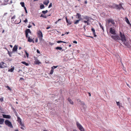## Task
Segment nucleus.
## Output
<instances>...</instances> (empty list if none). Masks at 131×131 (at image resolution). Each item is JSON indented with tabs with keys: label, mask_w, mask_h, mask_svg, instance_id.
<instances>
[{
	"label": "nucleus",
	"mask_w": 131,
	"mask_h": 131,
	"mask_svg": "<svg viewBox=\"0 0 131 131\" xmlns=\"http://www.w3.org/2000/svg\"><path fill=\"white\" fill-rule=\"evenodd\" d=\"M111 37L112 39H114L115 40H116L117 39H119V36L117 35H112Z\"/></svg>",
	"instance_id": "1a4fd4ad"
},
{
	"label": "nucleus",
	"mask_w": 131,
	"mask_h": 131,
	"mask_svg": "<svg viewBox=\"0 0 131 131\" xmlns=\"http://www.w3.org/2000/svg\"><path fill=\"white\" fill-rule=\"evenodd\" d=\"M57 42L58 43H66V42L61 41H57Z\"/></svg>",
	"instance_id": "2f4dec72"
},
{
	"label": "nucleus",
	"mask_w": 131,
	"mask_h": 131,
	"mask_svg": "<svg viewBox=\"0 0 131 131\" xmlns=\"http://www.w3.org/2000/svg\"><path fill=\"white\" fill-rule=\"evenodd\" d=\"M88 37H90V38H93V37H92V36H88Z\"/></svg>",
	"instance_id": "e2e57ef3"
},
{
	"label": "nucleus",
	"mask_w": 131,
	"mask_h": 131,
	"mask_svg": "<svg viewBox=\"0 0 131 131\" xmlns=\"http://www.w3.org/2000/svg\"><path fill=\"white\" fill-rule=\"evenodd\" d=\"M88 21H89V20H88L87 21L84 20L83 21V22L85 23H87Z\"/></svg>",
	"instance_id": "37998d69"
},
{
	"label": "nucleus",
	"mask_w": 131,
	"mask_h": 131,
	"mask_svg": "<svg viewBox=\"0 0 131 131\" xmlns=\"http://www.w3.org/2000/svg\"><path fill=\"white\" fill-rule=\"evenodd\" d=\"M3 117L4 118H11V116L8 115H6L5 114H3Z\"/></svg>",
	"instance_id": "f8f14e48"
},
{
	"label": "nucleus",
	"mask_w": 131,
	"mask_h": 131,
	"mask_svg": "<svg viewBox=\"0 0 131 131\" xmlns=\"http://www.w3.org/2000/svg\"><path fill=\"white\" fill-rule=\"evenodd\" d=\"M110 33L112 34L115 35L116 34L115 31L114 29L111 28L110 29Z\"/></svg>",
	"instance_id": "6e6552de"
},
{
	"label": "nucleus",
	"mask_w": 131,
	"mask_h": 131,
	"mask_svg": "<svg viewBox=\"0 0 131 131\" xmlns=\"http://www.w3.org/2000/svg\"><path fill=\"white\" fill-rule=\"evenodd\" d=\"M10 46L11 47V48H12L13 47V46L12 45H10Z\"/></svg>",
	"instance_id": "052dcab7"
},
{
	"label": "nucleus",
	"mask_w": 131,
	"mask_h": 131,
	"mask_svg": "<svg viewBox=\"0 0 131 131\" xmlns=\"http://www.w3.org/2000/svg\"><path fill=\"white\" fill-rule=\"evenodd\" d=\"M32 24L34 26H35V25L34 23H32Z\"/></svg>",
	"instance_id": "680f3d73"
},
{
	"label": "nucleus",
	"mask_w": 131,
	"mask_h": 131,
	"mask_svg": "<svg viewBox=\"0 0 131 131\" xmlns=\"http://www.w3.org/2000/svg\"><path fill=\"white\" fill-rule=\"evenodd\" d=\"M31 26H32L31 25H29L28 26V27L29 28L31 27Z\"/></svg>",
	"instance_id": "603ef678"
},
{
	"label": "nucleus",
	"mask_w": 131,
	"mask_h": 131,
	"mask_svg": "<svg viewBox=\"0 0 131 131\" xmlns=\"http://www.w3.org/2000/svg\"><path fill=\"white\" fill-rule=\"evenodd\" d=\"M42 12L43 14H45L47 13L48 11L47 10H46V11H43Z\"/></svg>",
	"instance_id": "e433bc0d"
},
{
	"label": "nucleus",
	"mask_w": 131,
	"mask_h": 131,
	"mask_svg": "<svg viewBox=\"0 0 131 131\" xmlns=\"http://www.w3.org/2000/svg\"><path fill=\"white\" fill-rule=\"evenodd\" d=\"M4 119L3 118H0V124H2L4 122Z\"/></svg>",
	"instance_id": "4be33fe9"
},
{
	"label": "nucleus",
	"mask_w": 131,
	"mask_h": 131,
	"mask_svg": "<svg viewBox=\"0 0 131 131\" xmlns=\"http://www.w3.org/2000/svg\"><path fill=\"white\" fill-rule=\"evenodd\" d=\"M8 54L9 55L10 57H11L12 56H11V54H10L12 53L11 52H10L8 50Z\"/></svg>",
	"instance_id": "c9c22d12"
},
{
	"label": "nucleus",
	"mask_w": 131,
	"mask_h": 131,
	"mask_svg": "<svg viewBox=\"0 0 131 131\" xmlns=\"http://www.w3.org/2000/svg\"><path fill=\"white\" fill-rule=\"evenodd\" d=\"M61 19H58V20H57V21H56L55 22V23L56 24H57V23L60 20H61Z\"/></svg>",
	"instance_id": "58836bf2"
},
{
	"label": "nucleus",
	"mask_w": 131,
	"mask_h": 131,
	"mask_svg": "<svg viewBox=\"0 0 131 131\" xmlns=\"http://www.w3.org/2000/svg\"><path fill=\"white\" fill-rule=\"evenodd\" d=\"M28 41L30 42H32L33 43L34 42V41L32 39L30 38V37L29 36L28 37Z\"/></svg>",
	"instance_id": "6ab92c4d"
},
{
	"label": "nucleus",
	"mask_w": 131,
	"mask_h": 131,
	"mask_svg": "<svg viewBox=\"0 0 131 131\" xmlns=\"http://www.w3.org/2000/svg\"><path fill=\"white\" fill-rule=\"evenodd\" d=\"M116 104L117 106H120V102H117Z\"/></svg>",
	"instance_id": "ea45409f"
},
{
	"label": "nucleus",
	"mask_w": 131,
	"mask_h": 131,
	"mask_svg": "<svg viewBox=\"0 0 131 131\" xmlns=\"http://www.w3.org/2000/svg\"><path fill=\"white\" fill-rule=\"evenodd\" d=\"M111 7L112 8L115 9L117 10H120L121 9H124L121 3H119L118 5L113 4Z\"/></svg>",
	"instance_id": "f257e3e1"
},
{
	"label": "nucleus",
	"mask_w": 131,
	"mask_h": 131,
	"mask_svg": "<svg viewBox=\"0 0 131 131\" xmlns=\"http://www.w3.org/2000/svg\"><path fill=\"white\" fill-rule=\"evenodd\" d=\"M73 43H75V44H77V41H73Z\"/></svg>",
	"instance_id": "a18cd8bd"
},
{
	"label": "nucleus",
	"mask_w": 131,
	"mask_h": 131,
	"mask_svg": "<svg viewBox=\"0 0 131 131\" xmlns=\"http://www.w3.org/2000/svg\"><path fill=\"white\" fill-rule=\"evenodd\" d=\"M76 124L77 127L80 131H84V128L80 124L77 122Z\"/></svg>",
	"instance_id": "7ed1b4c3"
},
{
	"label": "nucleus",
	"mask_w": 131,
	"mask_h": 131,
	"mask_svg": "<svg viewBox=\"0 0 131 131\" xmlns=\"http://www.w3.org/2000/svg\"><path fill=\"white\" fill-rule=\"evenodd\" d=\"M25 127H23V126H21V127H20V128L21 129H23V130H24V128Z\"/></svg>",
	"instance_id": "de8ad7c7"
},
{
	"label": "nucleus",
	"mask_w": 131,
	"mask_h": 131,
	"mask_svg": "<svg viewBox=\"0 0 131 131\" xmlns=\"http://www.w3.org/2000/svg\"><path fill=\"white\" fill-rule=\"evenodd\" d=\"M7 14H8L7 13H5L4 14V16H6V15Z\"/></svg>",
	"instance_id": "864d4df0"
},
{
	"label": "nucleus",
	"mask_w": 131,
	"mask_h": 131,
	"mask_svg": "<svg viewBox=\"0 0 131 131\" xmlns=\"http://www.w3.org/2000/svg\"><path fill=\"white\" fill-rule=\"evenodd\" d=\"M19 123V124L21 126H23L24 127H25L24 123H22L21 122H20V123Z\"/></svg>",
	"instance_id": "cd10ccee"
},
{
	"label": "nucleus",
	"mask_w": 131,
	"mask_h": 131,
	"mask_svg": "<svg viewBox=\"0 0 131 131\" xmlns=\"http://www.w3.org/2000/svg\"><path fill=\"white\" fill-rule=\"evenodd\" d=\"M54 70L53 68L52 69L51 68V70H50V74H53V72Z\"/></svg>",
	"instance_id": "c85d7f7f"
},
{
	"label": "nucleus",
	"mask_w": 131,
	"mask_h": 131,
	"mask_svg": "<svg viewBox=\"0 0 131 131\" xmlns=\"http://www.w3.org/2000/svg\"><path fill=\"white\" fill-rule=\"evenodd\" d=\"M56 49L57 50H61L62 49V48L61 47H58L56 48Z\"/></svg>",
	"instance_id": "7c9ffc66"
},
{
	"label": "nucleus",
	"mask_w": 131,
	"mask_h": 131,
	"mask_svg": "<svg viewBox=\"0 0 131 131\" xmlns=\"http://www.w3.org/2000/svg\"><path fill=\"white\" fill-rule=\"evenodd\" d=\"M34 60L35 61L34 62L35 64H39L41 63V62L38 60L37 58L35 57Z\"/></svg>",
	"instance_id": "9b49d317"
},
{
	"label": "nucleus",
	"mask_w": 131,
	"mask_h": 131,
	"mask_svg": "<svg viewBox=\"0 0 131 131\" xmlns=\"http://www.w3.org/2000/svg\"><path fill=\"white\" fill-rule=\"evenodd\" d=\"M28 33H30V34H31V32L30 30V31H29V32Z\"/></svg>",
	"instance_id": "69168bd1"
},
{
	"label": "nucleus",
	"mask_w": 131,
	"mask_h": 131,
	"mask_svg": "<svg viewBox=\"0 0 131 131\" xmlns=\"http://www.w3.org/2000/svg\"><path fill=\"white\" fill-rule=\"evenodd\" d=\"M17 121L18 122V123L21 122V119L18 116H17Z\"/></svg>",
	"instance_id": "5701e85b"
},
{
	"label": "nucleus",
	"mask_w": 131,
	"mask_h": 131,
	"mask_svg": "<svg viewBox=\"0 0 131 131\" xmlns=\"http://www.w3.org/2000/svg\"><path fill=\"white\" fill-rule=\"evenodd\" d=\"M9 0H4V4L5 5H6L7 3L9 1Z\"/></svg>",
	"instance_id": "c756f323"
},
{
	"label": "nucleus",
	"mask_w": 131,
	"mask_h": 131,
	"mask_svg": "<svg viewBox=\"0 0 131 131\" xmlns=\"http://www.w3.org/2000/svg\"><path fill=\"white\" fill-rule=\"evenodd\" d=\"M91 30L93 32V34L94 35V36L95 37H96V35L95 34V32L94 29L93 28H92L91 29Z\"/></svg>",
	"instance_id": "f3484780"
},
{
	"label": "nucleus",
	"mask_w": 131,
	"mask_h": 131,
	"mask_svg": "<svg viewBox=\"0 0 131 131\" xmlns=\"http://www.w3.org/2000/svg\"><path fill=\"white\" fill-rule=\"evenodd\" d=\"M85 4H86L87 3V2L86 1H85Z\"/></svg>",
	"instance_id": "0e129e2a"
},
{
	"label": "nucleus",
	"mask_w": 131,
	"mask_h": 131,
	"mask_svg": "<svg viewBox=\"0 0 131 131\" xmlns=\"http://www.w3.org/2000/svg\"><path fill=\"white\" fill-rule=\"evenodd\" d=\"M69 33V32H66L64 34H68Z\"/></svg>",
	"instance_id": "6e6d98bb"
},
{
	"label": "nucleus",
	"mask_w": 131,
	"mask_h": 131,
	"mask_svg": "<svg viewBox=\"0 0 131 131\" xmlns=\"http://www.w3.org/2000/svg\"><path fill=\"white\" fill-rule=\"evenodd\" d=\"M17 47L16 45H15L13 49V51L15 52L17 51Z\"/></svg>",
	"instance_id": "dca6fc26"
},
{
	"label": "nucleus",
	"mask_w": 131,
	"mask_h": 131,
	"mask_svg": "<svg viewBox=\"0 0 131 131\" xmlns=\"http://www.w3.org/2000/svg\"><path fill=\"white\" fill-rule=\"evenodd\" d=\"M24 8L25 10V11L26 12V13H27V10L26 8L25 7H24Z\"/></svg>",
	"instance_id": "79ce46f5"
},
{
	"label": "nucleus",
	"mask_w": 131,
	"mask_h": 131,
	"mask_svg": "<svg viewBox=\"0 0 131 131\" xmlns=\"http://www.w3.org/2000/svg\"><path fill=\"white\" fill-rule=\"evenodd\" d=\"M85 27H86V26H84L83 27V28H84V29L85 30Z\"/></svg>",
	"instance_id": "bf43d9fd"
},
{
	"label": "nucleus",
	"mask_w": 131,
	"mask_h": 131,
	"mask_svg": "<svg viewBox=\"0 0 131 131\" xmlns=\"http://www.w3.org/2000/svg\"><path fill=\"white\" fill-rule=\"evenodd\" d=\"M123 42V44L126 46L127 48H129L130 46L128 43V42H126V41Z\"/></svg>",
	"instance_id": "ddd939ff"
},
{
	"label": "nucleus",
	"mask_w": 131,
	"mask_h": 131,
	"mask_svg": "<svg viewBox=\"0 0 131 131\" xmlns=\"http://www.w3.org/2000/svg\"><path fill=\"white\" fill-rule=\"evenodd\" d=\"M14 67H13L12 68H11L10 69H9L8 70V71L10 72H13L14 70Z\"/></svg>",
	"instance_id": "393cba45"
},
{
	"label": "nucleus",
	"mask_w": 131,
	"mask_h": 131,
	"mask_svg": "<svg viewBox=\"0 0 131 131\" xmlns=\"http://www.w3.org/2000/svg\"><path fill=\"white\" fill-rule=\"evenodd\" d=\"M28 33H30V34H31V32L30 30V31H29V32Z\"/></svg>",
	"instance_id": "338daca9"
},
{
	"label": "nucleus",
	"mask_w": 131,
	"mask_h": 131,
	"mask_svg": "<svg viewBox=\"0 0 131 131\" xmlns=\"http://www.w3.org/2000/svg\"><path fill=\"white\" fill-rule=\"evenodd\" d=\"M30 29H27L25 31L26 36L27 38H28V33H29V31H30Z\"/></svg>",
	"instance_id": "4468645a"
},
{
	"label": "nucleus",
	"mask_w": 131,
	"mask_h": 131,
	"mask_svg": "<svg viewBox=\"0 0 131 131\" xmlns=\"http://www.w3.org/2000/svg\"><path fill=\"white\" fill-rule=\"evenodd\" d=\"M35 42H37V41H38L37 39H36V40H35Z\"/></svg>",
	"instance_id": "774afa93"
},
{
	"label": "nucleus",
	"mask_w": 131,
	"mask_h": 131,
	"mask_svg": "<svg viewBox=\"0 0 131 131\" xmlns=\"http://www.w3.org/2000/svg\"><path fill=\"white\" fill-rule=\"evenodd\" d=\"M120 36L121 37V40L122 42L126 41V39L124 33H122L121 32H120Z\"/></svg>",
	"instance_id": "f03ea898"
},
{
	"label": "nucleus",
	"mask_w": 131,
	"mask_h": 131,
	"mask_svg": "<svg viewBox=\"0 0 131 131\" xmlns=\"http://www.w3.org/2000/svg\"><path fill=\"white\" fill-rule=\"evenodd\" d=\"M66 20L67 23L69 25H70L71 24V21L70 20H68L67 17H66Z\"/></svg>",
	"instance_id": "aec40b11"
},
{
	"label": "nucleus",
	"mask_w": 131,
	"mask_h": 131,
	"mask_svg": "<svg viewBox=\"0 0 131 131\" xmlns=\"http://www.w3.org/2000/svg\"><path fill=\"white\" fill-rule=\"evenodd\" d=\"M0 101L1 102H3V98L2 97L1 98H0Z\"/></svg>",
	"instance_id": "a19ab883"
},
{
	"label": "nucleus",
	"mask_w": 131,
	"mask_h": 131,
	"mask_svg": "<svg viewBox=\"0 0 131 131\" xmlns=\"http://www.w3.org/2000/svg\"><path fill=\"white\" fill-rule=\"evenodd\" d=\"M45 7L43 4H42L40 5V8L41 9H42L44 8Z\"/></svg>",
	"instance_id": "473e14b6"
},
{
	"label": "nucleus",
	"mask_w": 131,
	"mask_h": 131,
	"mask_svg": "<svg viewBox=\"0 0 131 131\" xmlns=\"http://www.w3.org/2000/svg\"><path fill=\"white\" fill-rule=\"evenodd\" d=\"M37 53H40V51L38 49L37 50Z\"/></svg>",
	"instance_id": "8fccbe9b"
},
{
	"label": "nucleus",
	"mask_w": 131,
	"mask_h": 131,
	"mask_svg": "<svg viewBox=\"0 0 131 131\" xmlns=\"http://www.w3.org/2000/svg\"><path fill=\"white\" fill-rule=\"evenodd\" d=\"M50 26H49L48 27H47L46 28V29H49V28H50Z\"/></svg>",
	"instance_id": "3c124183"
},
{
	"label": "nucleus",
	"mask_w": 131,
	"mask_h": 131,
	"mask_svg": "<svg viewBox=\"0 0 131 131\" xmlns=\"http://www.w3.org/2000/svg\"><path fill=\"white\" fill-rule=\"evenodd\" d=\"M58 67V66H53V67H52L51 68V69H52L53 68V69L54 70V69L57 68Z\"/></svg>",
	"instance_id": "72a5a7b5"
},
{
	"label": "nucleus",
	"mask_w": 131,
	"mask_h": 131,
	"mask_svg": "<svg viewBox=\"0 0 131 131\" xmlns=\"http://www.w3.org/2000/svg\"><path fill=\"white\" fill-rule=\"evenodd\" d=\"M99 25L101 28L103 27V26L101 25V23H100L99 24Z\"/></svg>",
	"instance_id": "49530a36"
},
{
	"label": "nucleus",
	"mask_w": 131,
	"mask_h": 131,
	"mask_svg": "<svg viewBox=\"0 0 131 131\" xmlns=\"http://www.w3.org/2000/svg\"><path fill=\"white\" fill-rule=\"evenodd\" d=\"M20 4L22 7H25V4L24 2H21L20 3Z\"/></svg>",
	"instance_id": "bb28decb"
},
{
	"label": "nucleus",
	"mask_w": 131,
	"mask_h": 131,
	"mask_svg": "<svg viewBox=\"0 0 131 131\" xmlns=\"http://www.w3.org/2000/svg\"><path fill=\"white\" fill-rule=\"evenodd\" d=\"M49 0H46L43 2V3L45 5H47L49 3Z\"/></svg>",
	"instance_id": "a211bd4d"
},
{
	"label": "nucleus",
	"mask_w": 131,
	"mask_h": 131,
	"mask_svg": "<svg viewBox=\"0 0 131 131\" xmlns=\"http://www.w3.org/2000/svg\"><path fill=\"white\" fill-rule=\"evenodd\" d=\"M125 21L126 22V23L128 24V25H131V24L130 23L128 19V18L127 17H126L125 18Z\"/></svg>",
	"instance_id": "2eb2a0df"
},
{
	"label": "nucleus",
	"mask_w": 131,
	"mask_h": 131,
	"mask_svg": "<svg viewBox=\"0 0 131 131\" xmlns=\"http://www.w3.org/2000/svg\"><path fill=\"white\" fill-rule=\"evenodd\" d=\"M77 18L78 19L74 21V24H78L80 21L82 19L81 17H77Z\"/></svg>",
	"instance_id": "0eeeda50"
},
{
	"label": "nucleus",
	"mask_w": 131,
	"mask_h": 131,
	"mask_svg": "<svg viewBox=\"0 0 131 131\" xmlns=\"http://www.w3.org/2000/svg\"><path fill=\"white\" fill-rule=\"evenodd\" d=\"M7 67V64L4 63L3 62L0 63V68H4Z\"/></svg>",
	"instance_id": "423d86ee"
},
{
	"label": "nucleus",
	"mask_w": 131,
	"mask_h": 131,
	"mask_svg": "<svg viewBox=\"0 0 131 131\" xmlns=\"http://www.w3.org/2000/svg\"><path fill=\"white\" fill-rule=\"evenodd\" d=\"M21 63L23 64H25L26 66H28L29 65V64L28 63H26L25 61H23L21 62Z\"/></svg>",
	"instance_id": "a878e982"
},
{
	"label": "nucleus",
	"mask_w": 131,
	"mask_h": 131,
	"mask_svg": "<svg viewBox=\"0 0 131 131\" xmlns=\"http://www.w3.org/2000/svg\"><path fill=\"white\" fill-rule=\"evenodd\" d=\"M25 52L26 53V55L27 56V57L28 58L29 57V54L26 51H25Z\"/></svg>",
	"instance_id": "f704fd0d"
},
{
	"label": "nucleus",
	"mask_w": 131,
	"mask_h": 131,
	"mask_svg": "<svg viewBox=\"0 0 131 131\" xmlns=\"http://www.w3.org/2000/svg\"><path fill=\"white\" fill-rule=\"evenodd\" d=\"M68 100L71 104H72V105L73 104V102L70 99V98H68Z\"/></svg>",
	"instance_id": "b1692460"
},
{
	"label": "nucleus",
	"mask_w": 131,
	"mask_h": 131,
	"mask_svg": "<svg viewBox=\"0 0 131 131\" xmlns=\"http://www.w3.org/2000/svg\"><path fill=\"white\" fill-rule=\"evenodd\" d=\"M89 21H88V23H87V25H89L90 24V23L89 22Z\"/></svg>",
	"instance_id": "5fc2aeb1"
},
{
	"label": "nucleus",
	"mask_w": 131,
	"mask_h": 131,
	"mask_svg": "<svg viewBox=\"0 0 131 131\" xmlns=\"http://www.w3.org/2000/svg\"><path fill=\"white\" fill-rule=\"evenodd\" d=\"M15 17H12L11 19H13L15 18Z\"/></svg>",
	"instance_id": "13d9d810"
},
{
	"label": "nucleus",
	"mask_w": 131,
	"mask_h": 131,
	"mask_svg": "<svg viewBox=\"0 0 131 131\" xmlns=\"http://www.w3.org/2000/svg\"><path fill=\"white\" fill-rule=\"evenodd\" d=\"M37 34L40 40H42L43 37V35L42 32L40 30H39L37 31Z\"/></svg>",
	"instance_id": "39448f33"
},
{
	"label": "nucleus",
	"mask_w": 131,
	"mask_h": 131,
	"mask_svg": "<svg viewBox=\"0 0 131 131\" xmlns=\"http://www.w3.org/2000/svg\"><path fill=\"white\" fill-rule=\"evenodd\" d=\"M77 101L78 102H80V103L81 104V105H85V104H84V103L83 102H81L80 100L78 99L77 100Z\"/></svg>",
	"instance_id": "412c9836"
},
{
	"label": "nucleus",
	"mask_w": 131,
	"mask_h": 131,
	"mask_svg": "<svg viewBox=\"0 0 131 131\" xmlns=\"http://www.w3.org/2000/svg\"><path fill=\"white\" fill-rule=\"evenodd\" d=\"M28 20L27 19H26L24 21V22L25 23H26L27 22Z\"/></svg>",
	"instance_id": "09e8293b"
},
{
	"label": "nucleus",
	"mask_w": 131,
	"mask_h": 131,
	"mask_svg": "<svg viewBox=\"0 0 131 131\" xmlns=\"http://www.w3.org/2000/svg\"><path fill=\"white\" fill-rule=\"evenodd\" d=\"M52 6V3H51L50 5H49V6H48V8H50V7H51Z\"/></svg>",
	"instance_id": "c03bdc74"
},
{
	"label": "nucleus",
	"mask_w": 131,
	"mask_h": 131,
	"mask_svg": "<svg viewBox=\"0 0 131 131\" xmlns=\"http://www.w3.org/2000/svg\"><path fill=\"white\" fill-rule=\"evenodd\" d=\"M108 24L111 23L112 25H114L115 24V23L114 20L112 19H109L108 20Z\"/></svg>",
	"instance_id": "9d476101"
},
{
	"label": "nucleus",
	"mask_w": 131,
	"mask_h": 131,
	"mask_svg": "<svg viewBox=\"0 0 131 131\" xmlns=\"http://www.w3.org/2000/svg\"><path fill=\"white\" fill-rule=\"evenodd\" d=\"M77 15H78V16H81L79 14H77Z\"/></svg>",
	"instance_id": "4d7b16f0"
},
{
	"label": "nucleus",
	"mask_w": 131,
	"mask_h": 131,
	"mask_svg": "<svg viewBox=\"0 0 131 131\" xmlns=\"http://www.w3.org/2000/svg\"><path fill=\"white\" fill-rule=\"evenodd\" d=\"M5 123L6 125L8 126L10 128H13V126L11 123L9 121L7 120H6L5 121Z\"/></svg>",
	"instance_id": "20e7f679"
},
{
	"label": "nucleus",
	"mask_w": 131,
	"mask_h": 131,
	"mask_svg": "<svg viewBox=\"0 0 131 131\" xmlns=\"http://www.w3.org/2000/svg\"><path fill=\"white\" fill-rule=\"evenodd\" d=\"M6 88H7L10 91H11V89L9 87V86H6Z\"/></svg>",
	"instance_id": "4c0bfd02"
}]
</instances>
